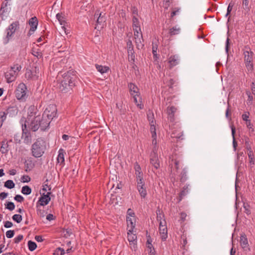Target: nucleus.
Here are the masks:
<instances>
[{
	"instance_id": "20e7f679",
	"label": "nucleus",
	"mask_w": 255,
	"mask_h": 255,
	"mask_svg": "<svg viewBox=\"0 0 255 255\" xmlns=\"http://www.w3.org/2000/svg\"><path fill=\"white\" fill-rule=\"evenodd\" d=\"M21 68V66L17 63L14 64L10 66L4 74L6 82L10 83L14 81L18 76Z\"/></svg>"
},
{
	"instance_id": "3c124183",
	"label": "nucleus",
	"mask_w": 255,
	"mask_h": 255,
	"mask_svg": "<svg viewBox=\"0 0 255 255\" xmlns=\"http://www.w3.org/2000/svg\"><path fill=\"white\" fill-rule=\"evenodd\" d=\"M127 45H128V54L131 53V54H132L133 47H132V45L131 41L129 40L127 42Z\"/></svg>"
},
{
	"instance_id": "4d7b16f0",
	"label": "nucleus",
	"mask_w": 255,
	"mask_h": 255,
	"mask_svg": "<svg viewBox=\"0 0 255 255\" xmlns=\"http://www.w3.org/2000/svg\"><path fill=\"white\" fill-rule=\"evenodd\" d=\"M27 74H28V76H29V77L31 79H32L33 80H36L38 77V76H37L35 74H34L33 72H32V71H30V72H27L26 73V75H27Z\"/></svg>"
},
{
	"instance_id": "0e129e2a",
	"label": "nucleus",
	"mask_w": 255,
	"mask_h": 255,
	"mask_svg": "<svg viewBox=\"0 0 255 255\" xmlns=\"http://www.w3.org/2000/svg\"><path fill=\"white\" fill-rule=\"evenodd\" d=\"M180 8H175L174 9V10L171 12V17H173L176 14H178L180 12Z\"/></svg>"
},
{
	"instance_id": "a18cd8bd",
	"label": "nucleus",
	"mask_w": 255,
	"mask_h": 255,
	"mask_svg": "<svg viewBox=\"0 0 255 255\" xmlns=\"http://www.w3.org/2000/svg\"><path fill=\"white\" fill-rule=\"evenodd\" d=\"M135 26H140V24L137 18L135 15H133L132 17V27Z\"/></svg>"
},
{
	"instance_id": "49530a36",
	"label": "nucleus",
	"mask_w": 255,
	"mask_h": 255,
	"mask_svg": "<svg viewBox=\"0 0 255 255\" xmlns=\"http://www.w3.org/2000/svg\"><path fill=\"white\" fill-rule=\"evenodd\" d=\"M136 181L137 183V185H144L145 184L143 176H140V177H136Z\"/></svg>"
},
{
	"instance_id": "6e6552de",
	"label": "nucleus",
	"mask_w": 255,
	"mask_h": 255,
	"mask_svg": "<svg viewBox=\"0 0 255 255\" xmlns=\"http://www.w3.org/2000/svg\"><path fill=\"white\" fill-rule=\"evenodd\" d=\"M19 23L18 21L13 22L10 24L6 29L7 33L6 37L4 39V43L7 44L12 36L15 33V31L19 28Z\"/></svg>"
},
{
	"instance_id": "680f3d73",
	"label": "nucleus",
	"mask_w": 255,
	"mask_h": 255,
	"mask_svg": "<svg viewBox=\"0 0 255 255\" xmlns=\"http://www.w3.org/2000/svg\"><path fill=\"white\" fill-rule=\"evenodd\" d=\"M246 125H247V127H248V128L249 129H250V130H251V131H252V132L254 131V129L253 128V126L250 120L246 122Z\"/></svg>"
},
{
	"instance_id": "6ab92c4d",
	"label": "nucleus",
	"mask_w": 255,
	"mask_h": 255,
	"mask_svg": "<svg viewBox=\"0 0 255 255\" xmlns=\"http://www.w3.org/2000/svg\"><path fill=\"white\" fill-rule=\"evenodd\" d=\"M132 97L134 100V102L136 106L139 109H142L144 107V106L142 103V98L140 94L135 95L134 96H132Z\"/></svg>"
},
{
	"instance_id": "a211bd4d",
	"label": "nucleus",
	"mask_w": 255,
	"mask_h": 255,
	"mask_svg": "<svg viewBox=\"0 0 255 255\" xmlns=\"http://www.w3.org/2000/svg\"><path fill=\"white\" fill-rule=\"evenodd\" d=\"M128 88L129 89L130 94L132 96L140 94L138 87L134 84L132 83H129L128 84Z\"/></svg>"
},
{
	"instance_id": "39448f33",
	"label": "nucleus",
	"mask_w": 255,
	"mask_h": 255,
	"mask_svg": "<svg viewBox=\"0 0 255 255\" xmlns=\"http://www.w3.org/2000/svg\"><path fill=\"white\" fill-rule=\"evenodd\" d=\"M253 55L254 53L250 49L244 52V63L248 73H252L254 70Z\"/></svg>"
},
{
	"instance_id": "09e8293b",
	"label": "nucleus",
	"mask_w": 255,
	"mask_h": 255,
	"mask_svg": "<svg viewBox=\"0 0 255 255\" xmlns=\"http://www.w3.org/2000/svg\"><path fill=\"white\" fill-rule=\"evenodd\" d=\"M105 21H106L105 13H104L103 16H99V17L97 19V22L98 24H101V23L105 22Z\"/></svg>"
},
{
	"instance_id": "4be33fe9",
	"label": "nucleus",
	"mask_w": 255,
	"mask_h": 255,
	"mask_svg": "<svg viewBox=\"0 0 255 255\" xmlns=\"http://www.w3.org/2000/svg\"><path fill=\"white\" fill-rule=\"evenodd\" d=\"M137 189L142 198H144L147 195V191L145 184L144 185H136Z\"/></svg>"
},
{
	"instance_id": "412c9836",
	"label": "nucleus",
	"mask_w": 255,
	"mask_h": 255,
	"mask_svg": "<svg viewBox=\"0 0 255 255\" xmlns=\"http://www.w3.org/2000/svg\"><path fill=\"white\" fill-rule=\"evenodd\" d=\"M240 244L245 251L249 250L248 239L245 235H242L240 237Z\"/></svg>"
},
{
	"instance_id": "1a4fd4ad",
	"label": "nucleus",
	"mask_w": 255,
	"mask_h": 255,
	"mask_svg": "<svg viewBox=\"0 0 255 255\" xmlns=\"http://www.w3.org/2000/svg\"><path fill=\"white\" fill-rule=\"evenodd\" d=\"M149 160L150 164L154 167L155 169H157L159 168L160 163L157 153V148L156 147L153 148L152 151L150 154Z\"/></svg>"
},
{
	"instance_id": "c03bdc74",
	"label": "nucleus",
	"mask_w": 255,
	"mask_h": 255,
	"mask_svg": "<svg viewBox=\"0 0 255 255\" xmlns=\"http://www.w3.org/2000/svg\"><path fill=\"white\" fill-rule=\"evenodd\" d=\"M150 130L152 136H156V129H155V124H150Z\"/></svg>"
},
{
	"instance_id": "4468645a",
	"label": "nucleus",
	"mask_w": 255,
	"mask_h": 255,
	"mask_svg": "<svg viewBox=\"0 0 255 255\" xmlns=\"http://www.w3.org/2000/svg\"><path fill=\"white\" fill-rule=\"evenodd\" d=\"M29 24L30 26L29 34H31L37 28L38 25L37 18L35 16L31 17L29 20Z\"/></svg>"
},
{
	"instance_id": "423d86ee",
	"label": "nucleus",
	"mask_w": 255,
	"mask_h": 255,
	"mask_svg": "<svg viewBox=\"0 0 255 255\" xmlns=\"http://www.w3.org/2000/svg\"><path fill=\"white\" fill-rule=\"evenodd\" d=\"M44 120L40 116H35L33 119L31 120L30 124H28L29 128L33 131H35L40 128L42 130H45L48 127H43V123Z\"/></svg>"
},
{
	"instance_id": "bf43d9fd",
	"label": "nucleus",
	"mask_w": 255,
	"mask_h": 255,
	"mask_svg": "<svg viewBox=\"0 0 255 255\" xmlns=\"http://www.w3.org/2000/svg\"><path fill=\"white\" fill-rule=\"evenodd\" d=\"M14 199L18 202H22L24 201V198L20 195H16Z\"/></svg>"
},
{
	"instance_id": "f704fd0d",
	"label": "nucleus",
	"mask_w": 255,
	"mask_h": 255,
	"mask_svg": "<svg viewBox=\"0 0 255 255\" xmlns=\"http://www.w3.org/2000/svg\"><path fill=\"white\" fill-rule=\"evenodd\" d=\"M21 193L24 195H29L31 193V189L27 185L23 186Z\"/></svg>"
},
{
	"instance_id": "6e6d98bb",
	"label": "nucleus",
	"mask_w": 255,
	"mask_h": 255,
	"mask_svg": "<svg viewBox=\"0 0 255 255\" xmlns=\"http://www.w3.org/2000/svg\"><path fill=\"white\" fill-rule=\"evenodd\" d=\"M23 236L22 235H19L14 239V242L15 244L19 243L22 240Z\"/></svg>"
},
{
	"instance_id": "ea45409f",
	"label": "nucleus",
	"mask_w": 255,
	"mask_h": 255,
	"mask_svg": "<svg viewBox=\"0 0 255 255\" xmlns=\"http://www.w3.org/2000/svg\"><path fill=\"white\" fill-rule=\"evenodd\" d=\"M32 54L37 58H40L42 56V54L39 49H33Z\"/></svg>"
},
{
	"instance_id": "a878e982",
	"label": "nucleus",
	"mask_w": 255,
	"mask_h": 255,
	"mask_svg": "<svg viewBox=\"0 0 255 255\" xmlns=\"http://www.w3.org/2000/svg\"><path fill=\"white\" fill-rule=\"evenodd\" d=\"M9 114V116L13 117L16 116L18 112V108L16 107H11L7 108L6 110H4Z\"/></svg>"
},
{
	"instance_id": "774afa93",
	"label": "nucleus",
	"mask_w": 255,
	"mask_h": 255,
	"mask_svg": "<svg viewBox=\"0 0 255 255\" xmlns=\"http://www.w3.org/2000/svg\"><path fill=\"white\" fill-rule=\"evenodd\" d=\"M186 217L187 214L185 212H181L180 213V220L182 222H184L185 221Z\"/></svg>"
},
{
	"instance_id": "603ef678",
	"label": "nucleus",
	"mask_w": 255,
	"mask_h": 255,
	"mask_svg": "<svg viewBox=\"0 0 255 255\" xmlns=\"http://www.w3.org/2000/svg\"><path fill=\"white\" fill-rule=\"evenodd\" d=\"M186 178V171L183 169L181 173L180 180L181 182H184Z\"/></svg>"
},
{
	"instance_id": "f03ea898",
	"label": "nucleus",
	"mask_w": 255,
	"mask_h": 255,
	"mask_svg": "<svg viewBox=\"0 0 255 255\" xmlns=\"http://www.w3.org/2000/svg\"><path fill=\"white\" fill-rule=\"evenodd\" d=\"M56 114L57 108L56 106L53 104L48 106L44 111L42 116L41 117L42 120H44L42 126L43 127H48L51 120L56 117Z\"/></svg>"
},
{
	"instance_id": "de8ad7c7",
	"label": "nucleus",
	"mask_w": 255,
	"mask_h": 255,
	"mask_svg": "<svg viewBox=\"0 0 255 255\" xmlns=\"http://www.w3.org/2000/svg\"><path fill=\"white\" fill-rule=\"evenodd\" d=\"M7 2L5 3H2L1 5L0 12V14H3L5 12L7 11Z\"/></svg>"
},
{
	"instance_id": "2f4dec72",
	"label": "nucleus",
	"mask_w": 255,
	"mask_h": 255,
	"mask_svg": "<svg viewBox=\"0 0 255 255\" xmlns=\"http://www.w3.org/2000/svg\"><path fill=\"white\" fill-rule=\"evenodd\" d=\"M147 119L149 122L150 124H155V122L154 120V114L153 112L151 111H148L147 113Z\"/></svg>"
},
{
	"instance_id": "13d9d810",
	"label": "nucleus",
	"mask_w": 255,
	"mask_h": 255,
	"mask_svg": "<svg viewBox=\"0 0 255 255\" xmlns=\"http://www.w3.org/2000/svg\"><path fill=\"white\" fill-rule=\"evenodd\" d=\"M14 232L13 230H8L6 232V237L7 238H11L13 237Z\"/></svg>"
},
{
	"instance_id": "cd10ccee",
	"label": "nucleus",
	"mask_w": 255,
	"mask_h": 255,
	"mask_svg": "<svg viewBox=\"0 0 255 255\" xmlns=\"http://www.w3.org/2000/svg\"><path fill=\"white\" fill-rule=\"evenodd\" d=\"M7 115V113L6 111L0 109V127L2 126L3 123L6 120Z\"/></svg>"
},
{
	"instance_id": "e433bc0d",
	"label": "nucleus",
	"mask_w": 255,
	"mask_h": 255,
	"mask_svg": "<svg viewBox=\"0 0 255 255\" xmlns=\"http://www.w3.org/2000/svg\"><path fill=\"white\" fill-rule=\"evenodd\" d=\"M28 249L30 251H33L34 250H35L36 249V248L37 247V245L35 242H32L31 241H29L28 242Z\"/></svg>"
},
{
	"instance_id": "7ed1b4c3",
	"label": "nucleus",
	"mask_w": 255,
	"mask_h": 255,
	"mask_svg": "<svg viewBox=\"0 0 255 255\" xmlns=\"http://www.w3.org/2000/svg\"><path fill=\"white\" fill-rule=\"evenodd\" d=\"M46 148V142L42 138H38L31 146L32 155L36 157H41Z\"/></svg>"
},
{
	"instance_id": "2eb2a0df",
	"label": "nucleus",
	"mask_w": 255,
	"mask_h": 255,
	"mask_svg": "<svg viewBox=\"0 0 255 255\" xmlns=\"http://www.w3.org/2000/svg\"><path fill=\"white\" fill-rule=\"evenodd\" d=\"M177 111V109L174 106L169 107L167 108L168 114V119L171 122L174 121V114Z\"/></svg>"
},
{
	"instance_id": "f3484780",
	"label": "nucleus",
	"mask_w": 255,
	"mask_h": 255,
	"mask_svg": "<svg viewBox=\"0 0 255 255\" xmlns=\"http://www.w3.org/2000/svg\"><path fill=\"white\" fill-rule=\"evenodd\" d=\"M65 154V150L62 149H59L58 151V155L57 157V161L58 163H60L62 166H63L64 165V155Z\"/></svg>"
},
{
	"instance_id": "72a5a7b5",
	"label": "nucleus",
	"mask_w": 255,
	"mask_h": 255,
	"mask_svg": "<svg viewBox=\"0 0 255 255\" xmlns=\"http://www.w3.org/2000/svg\"><path fill=\"white\" fill-rule=\"evenodd\" d=\"M231 130H232V135L233 138V147L234 148V150H236L237 146V142L236 141L235 138L236 128L233 126H232L231 127Z\"/></svg>"
},
{
	"instance_id": "c756f323",
	"label": "nucleus",
	"mask_w": 255,
	"mask_h": 255,
	"mask_svg": "<svg viewBox=\"0 0 255 255\" xmlns=\"http://www.w3.org/2000/svg\"><path fill=\"white\" fill-rule=\"evenodd\" d=\"M181 29L178 25H176L169 29V34L170 35H177L180 33Z\"/></svg>"
},
{
	"instance_id": "f8f14e48",
	"label": "nucleus",
	"mask_w": 255,
	"mask_h": 255,
	"mask_svg": "<svg viewBox=\"0 0 255 255\" xmlns=\"http://www.w3.org/2000/svg\"><path fill=\"white\" fill-rule=\"evenodd\" d=\"M134 230H128V240L130 246H133V248H135L136 243V236L134 234Z\"/></svg>"
},
{
	"instance_id": "c9c22d12",
	"label": "nucleus",
	"mask_w": 255,
	"mask_h": 255,
	"mask_svg": "<svg viewBox=\"0 0 255 255\" xmlns=\"http://www.w3.org/2000/svg\"><path fill=\"white\" fill-rule=\"evenodd\" d=\"M4 186L7 188L12 189L14 187L15 184L12 180H8L5 182Z\"/></svg>"
},
{
	"instance_id": "393cba45",
	"label": "nucleus",
	"mask_w": 255,
	"mask_h": 255,
	"mask_svg": "<svg viewBox=\"0 0 255 255\" xmlns=\"http://www.w3.org/2000/svg\"><path fill=\"white\" fill-rule=\"evenodd\" d=\"M9 145L8 142L5 141H3L1 142V146L0 151L2 154H7L9 150Z\"/></svg>"
},
{
	"instance_id": "0eeeda50",
	"label": "nucleus",
	"mask_w": 255,
	"mask_h": 255,
	"mask_svg": "<svg viewBox=\"0 0 255 255\" xmlns=\"http://www.w3.org/2000/svg\"><path fill=\"white\" fill-rule=\"evenodd\" d=\"M27 87L23 83L18 84L15 91V97L17 99L21 101H25L27 97Z\"/></svg>"
},
{
	"instance_id": "5701e85b",
	"label": "nucleus",
	"mask_w": 255,
	"mask_h": 255,
	"mask_svg": "<svg viewBox=\"0 0 255 255\" xmlns=\"http://www.w3.org/2000/svg\"><path fill=\"white\" fill-rule=\"evenodd\" d=\"M26 123L24 124V126L22 125V138L23 139L24 142L28 143L31 140V138L30 136V134L28 132L24 131L25 130H26Z\"/></svg>"
},
{
	"instance_id": "79ce46f5",
	"label": "nucleus",
	"mask_w": 255,
	"mask_h": 255,
	"mask_svg": "<svg viewBox=\"0 0 255 255\" xmlns=\"http://www.w3.org/2000/svg\"><path fill=\"white\" fill-rule=\"evenodd\" d=\"M248 95V100H247V104L251 105L253 103V97L251 95V92L250 91H247L246 92Z\"/></svg>"
},
{
	"instance_id": "338daca9",
	"label": "nucleus",
	"mask_w": 255,
	"mask_h": 255,
	"mask_svg": "<svg viewBox=\"0 0 255 255\" xmlns=\"http://www.w3.org/2000/svg\"><path fill=\"white\" fill-rule=\"evenodd\" d=\"M163 5L165 9H167L170 5V1L169 0H164Z\"/></svg>"
},
{
	"instance_id": "5fc2aeb1",
	"label": "nucleus",
	"mask_w": 255,
	"mask_h": 255,
	"mask_svg": "<svg viewBox=\"0 0 255 255\" xmlns=\"http://www.w3.org/2000/svg\"><path fill=\"white\" fill-rule=\"evenodd\" d=\"M127 217L135 218V214L131 209H128L127 211Z\"/></svg>"
},
{
	"instance_id": "58836bf2",
	"label": "nucleus",
	"mask_w": 255,
	"mask_h": 255,
	"mask_svg": "<svg viewBox=\"0 0 255 255\" xmlns=\"http://www.w3.org/2000/svg\"><path fill=\"white\" fill-rule=\"evenodd\" d=\"M12 219L13 221L16 222L17 223H19L21 222L22 220V217L21 215L19 214H15L12 217Z\"/></svg>"
},
{
	"instance_id": "f257e3e1",
	"label": "nucleus",
	"mask_w": 255,
	"mask_h": 255,
	"mask_svg": "<svg viewBox=\"0 0 255 255\" xmlns=\"http://www.w3.org/2000/svg\"><path fill=\"white\" fill-rule=\"evenodd\" d=\"M75 77L71 76V73L68 72L63 75L62 79L59 83L58 88L59 90L63 93H66L70 92L75 86Z\"/></svg>"
},
{
	"instance_id": "b1692460",
	"label": "nucleus",
	"mask_w": 255,
	"mask_h": 255,
	"mask_svg": "<svg viewBox=\"0 0 255 255\" xmlns=\"http://www.w3.org/2000/svg\"><path fill=\"white\" fill-rule=\"evenodd\" d=\"M95 67L97 71L102 74L108 72L110 70V67L108 66H103L97 64H95Z\"/></svg>"
},
{
	"instance_id": "69168bd1",
	"label": "nucleus",
	"mask_w": 255,
	"mask_h": 255,
	"mask_svg": "<svg viewBox=\"0 0 255 255\" xmlns=\"http://www.w3.org/2000/svg\"><path fill=\"white\" fill-rule=\"evenodd\" d=\"M233 5L230 3H229L228 8H227V12L226 14V16H227L229 14H230L231 11H232L233 9Z\"/></svg>"
},
{
	"instance_id": "9d476101",
	"label": "nucleus",
	"mask_w": 255,
	"mask_h": 255,
	"mask_svg": "<svg viewBox=\"0 0 255 255\" xmlns=\"http://www.w3.org/2000/svg\"><path fill=\"white\" fill-rule=\"evenodd\" d=\"M165 219L159 220V232L162 241H165L167 238V228Z\"/></svg>"
},
{
	"instance_id": "ddd939ff",
	"label": "nucleus",
	"mask_w": 255,
	"mask_h": 255,
	"mask_svg": "<svg viewBox=\"0 0 255 255\" xmlns=\"http://www.w3.org/2000/svg\"><path fill=\"white\" fill-rule=\"evenodd\" d=\"M134 37L137 48L142 47L143 44H142L143 38L141 31L134 32Z\"/></svg>"
},
{
	"instance_id": "4c0bfd02",
	"label": "nucleus",
	"mask_w": 255,
	"mask_h": 255,
	"mask_svg": "<svg viewBox=\"0 0 255 255\" xmlns=\"http://www.w3.org/2000/svg\"><path fill=\"white\" fill-rule=\"evenodd\" d=\"M65 254L64 250L61 248H57L53 253L54 255H64Z\"/></svg>"
},
{
	"instance_id": "bb28decb",
	"label": "nucleus",
	"mask_w": 255,
	"mask_h": 255,
	"mask_svg": "<svg viewBox=\"0 0 255 255\" xmlns=\"http://www.w3.org/2000/svg\"><path fill=\"white\" fill-rule=\"evenodd\" d=\"M134 168L135 170V174L136 177H140V176H143V173L141 171L140 166L138 163L136 162L134 164Z\"/></svg>"
},
{
	"instance_id": "9b49d317",
	"label": "nucleus",
	"mask_w": 255,
	"mask_h": 255,
	"mask_svg": "<svg viewBox=\"0 0 255 255\" xmlns=\"http://www.w3.org/2000/svg\"><path fill=\"white\" fill-rule=\"evenodd\" d=\"M51 194L50 191L45 193H43L41 196L39 198L36 204L40 206H44L47 205L51 200L50 195Z\"/></svg>"
},
{
	"instance_id": "7c9ffc66",
	"label": "nucleus",
	"mask_w": 255,
	"mask_h": 255,
	"mask_svg": "<svg viewBox=\"0 0 255 255\" xmlns=\"http://www.w3.org/2000/svg\"><path fill=\"white\" fill-rule=\"evenodd\" d=\"M250 0H242V6L244 9L247 13L250 10V6L249 5Z\"/></svg>"
},
{
	"instance_id": "dca6fc26",
	"label": "nucleus",
	"mask_w": 255,
	"mask_h": 255,
	"mask_svg": "<svg viewBox=\"0 0 255 255\" xmlns=\"http://www.w3.org/2000/svg\"><path fill=\"white\" fill-rule=\"evenodd\" d=\"M136 223L135 218L127 217V230L133 231L135 229Z\"/></svg>"
},
{
	"instance_id": "37998d69",
	"label": "nucleus",
	"mask_w": 255,
	"mask_h": 255,
	"mask_svg": "<svg viewBox=\"0 0 255 255\" xmlns=\"http://www.w3.org/2000/svg\"><path fill=\"white\" fill-rule=\"evenodd\" d=\"M181 239L182 240V241L181 242V245L182 246V248L184 249H185L186 245L187 244L186 236L185 235H184V234H183L181 236Z\"/></svg>"
},
{
	"instance_id": "a19ab883",
	"label": "nucleus",
	"mask_w": 255,
	"mask_h": 255,
	"mask_svg": "<svg viewBox=\"0 0 255 255\" xmlns=\"http://www.w3.org/2000/svg\"><path fill=\"white\" fill-rule=\"evenodd\" d=\"M41 207L40 205L36 204L37 207V214L40 216V217H44L45 214V212L43 209H41Z\"/></svg>"
},
{
	"instance_id": "c85d7f7f",
	"label": "nucleus",
	"mask_w": 255,
	"mask_h": 255,
	"mask_svg": "<svg viewBox=\"0 0 255 255\" xmlns=\"http://www.w3.org/2000/svg\"><path fill=\"white\" fill-rule=\"evenodd\" d=\"M183 135V131L180 128L177 130H174L172 132L171 136L173 138H180Z\"/></svg>"
},
{
	"instance_id": "8fccbe9b",
	"label": "nucleus",
	"mask_w": 255,
	"mask_h": 255,
	"mask_svg": "<svg viewBox=\"0 0 255 255\" xmlns=\"http://www.w3.org/2000/svg\"><path fill=\"white\" fill-rule=\"evenodd\" d=\"M6 208L8 209L10 211H12L15 208V205L13 202H8L7 203Z\"/></svg>"
},
{
	"instance_id": "052dcab7",
	"label": "nucleus",
	"mask_w": 255,
	"mask_h": 255,
	"mask_svg": "<svg viewBox=\"0 0 255 255\" xmlns=\"http://www.w3.org/2000/svg\"><path fill=\"white\" fill-rule=\"evenodd\" d=\"M157 47L156 46H152V53L153 55L154 58L156 59L157 58Z\"/></svg>"
},
{
	"instance_id": "864d4df0",
	"label": "nucleus",
	"mask_w": 255,
	"mask_h": 255,
	"mask_svg": "<svg viewBox=\"0 0 255 255\" xmlns=\"http://www.w3.org/2000/svg\"><path fill=\"white\" fill-rule=\"evenodd\" d=\"M56 18L59 21L61 25H62L63 23L64 22V20L63 16L60 13H57L56 14Z\"/></svg>"
},
{
	"instance_id": "473e14b6",
	"label": "nucleus",
	"mask_w": 255,
	"mask_h": 255,
	"mask_svg": "<svg viewBox=\"0 0 255 255\" xmlns=\"http://www.w3.org/2000/svg\"><path fill=\"white\" fill-rule=\"evenodd\" d=\"M188 185L184 186L179 195V201H180L183 197L187 194V193L188 192Z\"/></svg>"
},
{
	"instance_id": "e2e57ef3",
	"label": "nucleus",
	"mask_w": 255,
	"mask_h": 255,
	"mask_svg": "<svg viewBox=\"0 0 255 255\" xmlns=\"http://www.w3.org/2000/svg\"><path fill=\"white\" fill-rule=\"evenodd\" d=\"M21 180L23 182H28L30 180V178L28 175H23L21 177Z\"/></svg>"
},
{
	"instance_id": "aec40b11",
	"label": "nucleus",
	"mask_w": 255,
	"mask_h": 255,
	"mask_svg": "<svg viewBox=\"0 0 255 255\" xmlns=\"http://www.w3.org/2000/svg\"><path fill=\"white\" fill-rule=\"evenodd\" d=\"M179 57L177 55H172L168 58V63L170 65V68L177 65L179 63Z\"/></svg>"
}]
</instances>
